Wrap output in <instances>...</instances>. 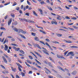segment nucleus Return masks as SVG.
I'll use <instances>...</instances> for the list:
<instances>
[{"label": "nucleus", "mask_w": 78, "mask_h": 78, "mask_svg": "<svg viewBox=\"0 0 78 78\" xmlns=\"http://www.w3.org/2000/svg\"><path fill=\"white\" fill-rule=\"evenodd\" d=\"M34 47H37L38 48H39L40 49H41V47L39 46V45L37 44H34Z\"/></svg>", "instance_id": "1"}, {"label": "nucleus", "mask_w": 78, "mask_h": 78, "mask_svg": "<svg viewBox=\"0 0 78 78\" xmlns=\"http://www.w3.org/2000/svg\"><path fill=\"white\" fill-rule=\"evenodd\" d=\"M57 57L58 58H59L60 59H65V58L64 57L59 55H57Z\"/></svg>", "instance_id": "2"}, {"label": "nucleus", "mask_w": 78, "mask_h": 78, "mask_svg": "<svg viewBox=\"0 0 78 78\" xmlns=\"http://www.w3.org/2000/svg\"><path fill=\"white\" fill-rule=\"evenodd\" d=\"M42 51L44 53L46 54V55H49V54L48 52V51H47V49H46L45 50H43Z\"/></svg>", "instance_id": "3"}, {"label": "nucleus", "mask_w": 78, "mask_h": 78, "mask_svg": "<svg viewBox=\"0 0 78 78\" xmlns=\"http://www.w3.org/2000/svg\"><path fill=\"white\" fill-rule=\"evenodd\" d=\"M11 22H12V18H10L9 19L8 22V25H9V26L10 25V24L11 23Z\"/></svg>", "instance_id": "4"}, {"label": "nucleus", "mask_w": 78, "mask_h": 78, "mask_svg": "<svg viewBox=\"0 0 78 78\" xmlns=\"http://www.w3.org/2000/svg\"><path fill=\"white\" fill-rule=\"evenodd\" d=\"M63 42H66V43H69V44H71L72 42L70 41H66V40H64L63 41Z\"/></svg>", "instance_id": "5"}, {"label": "nucleus", "mask_w": 78, "mask_h": 78, "mask_svg": "<svg viewBox=\"0 0 78 78\" xmlns=\"http://www.w3.org/2000/svg\"><path fill=\"white\" fill-rule=\"evenodd\" d=\"M11 69L13 72H16V68H14L12 66L11 67Z\"/></svg>", "instance_id": "6"}, {"label": "nucleus", "mask_w": 78, "mask_h": 78, "mask_svg": "<svg viewBox=\"0 0 78 78\" xmlns=\"http://www.w3.org/2000/svg\"><path fill=\"white\" fill-rule=\"evenodd\" d=\"M57 67L58 69H59L60 70H62L63 72H65V70H64V69H63L62 68L59 66H57Z\"/></svg>", "instance_id": "7"}, {"label": "nucleus", "mask_w": 78, "mask_h": 78, "mask_svg": "<svg viewBox=\"0 0 78 78\" xmlns=\"http://www.w3.org/2000/svg\"><path fill=\"white\" fill-rule=\"evenodd\" d=\"M2 58L3 59L4 61L5 62V63H6L8 62L7 61V60H6V59L5 57L4 56H2Z\"/></svg>", "instance_id": "8"}, {"label": "nucleus", "mask_w": 78, "mask_h": 78, "mask_svg": "<svg viewBox=\"0 0 78 78\" xmlns=\"http://www.w3.org/2000/svg\"><path fill=\"white\" fill-rule=\"evenodd\" d=\"M34 39L36 41H39V39L38 38V37H34Z\"/></svg>", "instance_id": "9"}, {"label": "nucleus", "mask_w": 78, "mask_h": 78, "mask_svg": "<svg viewBox=\"0 0 78 78\" xmlns=\"http://www.w3.org/2000/svg\"><path fill=\"white\" fill-rule=\"evenodd\" d=\"M5 47L4 48V50L5 51H6L8 50V46L6 45V44H5Z\"/></svg>", "instance_id": "10"}, {"label": "nucleus", "mask_w": 78, "mask_h": 78, "mask_svg": "<svg viewBox=\"0 0 78 78\" xmlns=\"http://www.w3.org/2000/svg\"><path fill=\"white\" fill-rule=\"evenodd\" d=\"M34 53H36V55H38V56H39V57H40V58H42V56H41V55L38 53L36 51H35Z\"/></svg>", "instance_id": "11"}, {"label": "nucleus", "mask_w": 78, "mask_h": 78, "mask_svg": "<svg viewBox=\"0 0 78 78\" xmlns=\"http://www.w3.org/2000/svg\"><path fill=\"white\" fill-rule=\"evenodd\" d=\"M57 20H62V18L61 17V16H59L57 17Z\"/></svg>", "instance_id": "12"}, {"label": "nucleus", "mask_w": 78, "mask_h": 78, "mask_svg": "<svg viewBox=\"0 0 78 78\" xmlns=\"http://www.w3.org/2000/svg\"><path fill=\"white\" fill-rule=\"evenodd\" d=\"M16 64L17 66H18V67H20V68H22V66L20 65L19 63L17 62H16Z\"/></svg>", "instance_id": "13"}, {"label": "nucleus", "mask_w": 78, "mask_h": 78, "mask_svg": "<svg viewBox=\"0 0 78 78\" xmlns=\"http://www.w3.org/2000/svg\"><path fill=\"white\" fill-rule=\"evenodd\" d=\"M30 67H31V69H32V70H37V69L33 67V66H31Z\"/></svg>", "instance_id": "14"}, {"label": "nucleus", "mask_w": 78, "mask_h": 78, "mask_svg": "<svg viewBox=\"0 0 78 78\" xmlns=\"http://www.w3.org/2000/svg\"><path fill=\"white\" fill-rule=\"evenodd\" d=\"M22 30L21 29H19L18 30L17 32L19 33H20V32L22 33Z\"/></svg>", "instance_id": "15"}, {"label": "nucleus", "mask_w": 78, "mask_h": 78, "mask_svg": "<svg viewBox=\"0 0 78 78\" xmlns=\"http://www.w3.org/2000/svg\"><path fill=\"white\" fill-rule=\"evenodd\" d=\"M51 42L52 43H54V44H59V42L56 41H51Z\"/></svg>", "instance_id": "16"}, {"label": "nucleus", "mask_w": 78, "mask_h": 78, "mask_svg": "<svg viewBox=\"0 0 78 78\" xmlns=\"http://www.w3.org/2000/svg\"><path fill=\"white\" fill-rule=\"evenodd\" d=\"M48 65L50 66V67H53V66H52V64H51L50 62L48 63Z\"/></svg>", "instance_id": "17"}, {"label": "nucleus", "mask_w": 78, "mask_h": 78, "mask_svg": "<svg viewBox=\"0 0 78 78\" xmlns=\"http://www.w3.org/2000/svg\"><path fill=\"white\" fill-rule=\"evenodd\" d=\"M12 25H17V22L15 21L14 23H12Z\"/></svg>", "instance_id": "18"}, {"label": "nucleus", "mask_w": 78, "mask_h": 78, "mask_svg": "<svg viewBox=\"0 0 78 78\" xmlns=\"http://www.w3.org/2000/svg\"><path fill=\"white\" fill-rule=\"evenodd\" d=\"M69 54L70 55H71V56H74L75 55L73 52L72 51L69 52Z\"/></svg>", "instance_id": "19"}, {"label": "nucleus", "mask_w": 78, "mask_h": 78, "mask_svg": "<svg viewBox=\"0 0 78 78\" xmlns=\"http://www.w3.org/2000/svg\"><path fill=\"white\" fill-rule=\"evenodd\" d=\"M20 36H21V37L23 38L24 39H26V37H25L23 36V35L20 34Z\"/></svg>", "instance_id": "20"}, {"label": "nucleus", "mask_w": 78, "mask_h": 78, "mask_svg": "<svg viewBox=\"0 0 78 78\" xmlns=\"http://www.w3.org/2000/svg\"><path fill=\"white\" fill-rule=\"evenodd\" d=\"M33 13L35 16H36L37 17L38 16L37 15V13H36V12H35L34 11H33Z\"/></svg>", "instance_id": "21"}, {"label": "nucleus", "mask_w": 78, "mask_h": 78, "mask_svg": "<svg viewBox=\"0 0 78 78\" xmlns=\"http://www.w3.org/2000/svg\"><path fill=\"white\" fill-rule=\"evenodd\" d=\"M77 72L76 71H74L73 73H72V74L73 75H76V73Z\"/></svg>", "instance_id": "22"}, {"label": "nucleus", "mask_w": 78, "mask_h": 78, "mask_svg": "<svg viewBox=\"0 0 78 78\" xmlns=\"http://www.w3.org/2000/svg\"><path fill=\"white\" fill-rule=\"evenodd\" d=\"M22 22H27V20L23 18L22 19Z\"/></svg>", "instance_id": "23"}, {"label": "nucleus", "mask_w": 78, "mask_h": 78, "mask_svg": "<svg viewBox=\"0 0 78 78\" xmlns=\"http://www.w3.org/2000/svg\"><path fill=\"white\" fill-rule=\"evenodd\" d=\"M13 30H14L15 31H16V32H17V31H18V30L16 27H14V28H13Z\"/></svg>", "instance_id": "24"}, {"label": "nucleus", "mask_w": 78, "mask_h": 78, "mask_svg": "<svg viewBox=\"0 0 78 78\" xmlns=\"http://www.w3.org/2000/svg\"><path fill=\"white\" fill-rule=\"evenodd\" d=\"M5 40V38H3L2 39V38H0V41L1 42H3V41H4V40Z\"/></svg>", "instance_id": "25"}, {"label": "nucleus", "mask_w": 78, "mask_h": 78, "mask_svg": "<svg viewBox=\"0 0 78 78\" xmlns=\"http://www.w3.org/2000/svg\"><path fill=\"white\" fill-rule=\"evenodd\" d=\"M57 35L58 37H61V36H62V34H57Z\"/></svg>", "instance_id": "26"}, {"label": "nucleus", "mask_w": 78, "mask_h": 78, "mask_svg": "<svg viewBox=\"0 0 78 78\" xmlns=\"http://www.w3.org/2000/svg\"><path fill=\"white\" fill-rule=\"evenodd\" d=\"M24 62L25 64H26L27 66H28V67H31V66H30V65H29L28 64H27V62Z\"/></svg>", "instance_id": "27"}, {"label": "nucleus", "mask_w": 78, "mask_h": 78, "mask_svg": "<svg viewBox=\"0 0 78 78\" xmlns=\"http://www.w3.org/2000/svg\"><path fill=\"white\" fill-rule=\"evenodd\" d=\"M35 60L37 62V63H38L39 64H40V65H41V62H39V61H37V59H35Z\"/></svg>", "instance_id": "28"}, {"label": "nucleus", "mask_w": 78, "mask_h": 78, "mask_svg": "<svg viewBox=\"0 0 78 78\" xmlns=\"http://www.w3.org/2000/svg\"><path fill=\"white\" fill-rule=\"evenodd\" d=\"M35 60L37 62V63H38L39 64H40V65H41V62H39V61H37V59H35Z\"/></svg>", "instance_id": "29"}, {"label": "nucleus", "mask_w": 78, "mask_h": 78, "mask_svg": "<svg viewBox=\"0 0 78 78\" xmlns=\"http://www.w3.org/2000/svg\"><path fill=\"white\" fill-rule=\"evenodd\" d=\"M20 53H22V54H25V52H24V51H23V50H20Z\"/></svg>", "instance_id": "30"}, {"label": "nucleus", "mask_w": 78, "mask_h": 78, "mask_svg": "<svg viewBox=\"0 0 78 78\" xmlns=\"http://www.w3.org/2000/svg\"><path fill=\"white\" fill-rule=\"evenodd\" d=\"M48 8L49 9V10H50L51 11H53V9L50 7L48 6Z\"/></svg>", "instance_id": "31"}, {"label": "nucleus", "mask_w": 78, "mask_h": 78, "mask_svg": "<svg viewBox=\"0 0 78 78\" xmlns=\"http://www.w3.org/2000/svg\"><path fill=\"white\" fill-rule=\"evenodd\" d=\"M45 44L46 45H47V46H48L49 47V48H51V47H50V46L49 45V44H48V43H46Z\"/></svg>", "instance_id": "32"}, {"label": "nucleus", "mask_w": 78, "mask_h": 78, "mask_svg": "<svg viewBox=\"0 0 78 78\" xmlns=\"http://www.w3.org/2000/svg\"><path fill=\"white\" fill-rule=\"evenodd\" d=\"M26 61L28 63H29V64H31V62H30V60H26Z\"/></svg>", "instance_id": "33"}, {"label": "nucleus", "mask_w": 78, "mask_h": 78, "mask_svg": "<svg viewBox=\"0 0 78 78\" xmlns=\"http://www.w3.org/2000/svg\"><path fill=\"white\" fill-rule=\"evenodd\" d=\"M39 42H40L41 44H43V45H45V44L44 43V42L43 41H40Z\"/></svg>", "instance_id": "34"}, {"label": "nucleus", "mask_w": 78, "mask_h": 78, "mask_svg": "<svg viewBox=\"0 0 78 78\" xmlns=\"http://www.w3.org/2000/svg\"><path fill=\"white\" fill-rule=\"evenodd\" d=\"M27 44L28 45H29V46H30V48H31L32 47V45H31V44L30 43H28Z\"/></svg>", "instance_id": "35"}, {"label": "nucleus", "mask_w": 78, "mask_h": 78, "mask_svg": "<svg viewBox=\"0 0 78 78\" xmlns=\"http://www.w3.org/2000/svg\"><path fill=\"white\" fill-rule=\"evenodd\" d=\"M44 69H45L46 70H47V71H48V72H50V73H50V70H48V69L46 67H44Z\"/></svg>", "instance_id": "36"}, {"label": "nucleus", "mask_w": 78, "mask_h": 78, "mask_svg": "<svg viewBox=\"0 0 78 78\" xmlns=\"http://www.w3.org/2000/svg\"><path fill=\"white\" fill-rule=\"evenodd\" d=\"M73 28H74L76 30H78V27L75 26H73Z\"/></svg>", "instance_id": "37"}, {"label": "nucleus", "mask_w": 78, "mask_h": 78, "mask_svg": "<svg viewBox=\"0 0 78 78\" xmlns=\"http://www.w3.org/2000/svg\"><path fill=\"white\" fill-rule=\"evenodd\" d=\"M69 29L70 30H72V31H75V30L73 28H70V27H68Z\"/></svg>", "instance_id": "38"}, {"label": "nucleus", "mask_w": 78, "mask_h": 78, "mask_svg": "<svg viewBox=\"0 0 78 78\" xmlns=\"http://www.w3.org/2000/svg\"><path fill=\"white\" fill-rule=\"evenodd\" d=\"M22 31L21 32V33H23V34H26V33H27V31H24L23 30H22Z\"/></svg>", "instance_id": "39"}, {"label": "nucleus", "mask_w": 78, "mask_h": 78, "mask_svg": "<svg viewBox=\"0 0 78 78\" xmlns=\"http://www.w3.org/2000/svg\"><path fill=\"white\" fill-rule=\"evenodd\" d=\"M21 74L22 76H25V74L23 72H21Z\"/></svg>", "instance_id": "40"}, {"label": "nucleus", "mask_w": 78, "mask_h": 78, "mask_svg": "<svg viewBox=\"0 0 78 78\" xmlns=\"http://www.w3.org/2000/svg\"><path fill=\"white\" fill-rule=\"evenodd\" d=\"M19 50H20V48H16L15 49V51H19Z\"/></svg>", "instance_id": "41"}, {"label": "nucleus", "mask_w": 78, "mask_h": 78, "mask_svg": "<svg viewBox=\"0 0 78 78\" xmlns=\"http://www.w3.org/2000/svg\"><path fill=\"white\" fill-rule=\"evenodd\" d=\"M0 29L3 30H6V29L3 27H1Z\"/></svg>", "instance_id": "42"}, {"label": "nucleus", "mask_w": 78, "mask_h": 78, "mask_svg": "<svg viewBox=\"0 0 78 78\" xmlns=\"http://www.w3.org/2000/svg\"><path fill=\"white\" fill-rule=\"evenodd\" d=\"M31 34L32 36H36V34L34 33H31Z\"/></svg>", "instance_id": "43"}, {"label": "nucleus", "mask_w": 78, "mask_h": 78, "mask_svg": "<svg viewBox=\"0 0 78 78\" xmlns=\"http://www.w3.org/2000/svg\"><path fill=\"white\" fill-rule=\"evenodd\" d=\"M71 48H78V47L77 46H71Z\"/></svg>", "instance_id": "44"}, {"label": "nucleus", "mask_w": 78, "mask_h": 78, "mask_svg": "<svg viewBox=\"0 0 78 78\" xmlns=\"http://www.w3.org/2000/svg\"><path fill=\"white\" fill-rule=\"evenodd\" d=\"M28 57L30 59H33V57L29 55Z\"/></svg>", "instance_id": "45"}, {"label": "nucleus", "mask_w": 78, "mask_h": 78, "mask_svg": "<svg viewBox=\"0 0 78 78\" xmlns=\"http://www.w3.org/2000/svg\"><path fill=\"white\" fill-rule=\"evenodd\" d=\"M18 69L20 72H22V69H21L20 67L19 66L18 67Z\"/></svg>", "instance_id": "46"}, {"label": "nucleus", "mask_w": 78, "mask_h": 78, "mask_svg": "<svg viewBox=\"0 0 78 78\" xmlns=\"http://www.w3.org/2000/svg\"><path fill=\"white\" fill-rule=\"evenodd\" d=\"M27 4L28 5H31V3H30V2H29V1H28V0H27Z\"/></svg>", "instance_id": "47"}, {"label": "nucleus", "mask_w": 78, "mask_h": 78, "mask_svg": "<svg viewBox=\"0 0 78 78\" xmlns=\"http://www.w3.org/2000/svg\"><path fill=\"white\" fill-rule=\"evenodd\" d=\"M29 74H32L33 73V72L31 71H30L28 73Z\"/></svg>", "instance_id": "48"}, {"label": "nucleus", "mask_w": 78, "mask_h": 78, "mask_svg": "<svg viewBox=\"0 0 78 78\" xmlns=\"http://www.w3.org/2000/svg\"><path fill=\"white\" fill-rule=\"evenodd\" d=\"M41 5H44V3H45V2L44 1H41Z\"/></svg>", "instance_id": "49"}, {"label": "nucleus", "mask_w": 78, "mask_h": 78, "mask_svg": "<svg viewBox=\"0 0 78 78\" xmlns=\"http://www.w3.org/2000/svg\"><path fill=\"white\" fill-rule=\"evenodd\" d=\"M65 19H70V18L67 16H65Z\"/></svg>", "instance_id": "50"}, {"label": "nucleus", "mask_w": 78, "mask_h": 78, "mask_svg": "<svg viewBox=\"0 0 78 78\" xmlns=\"http://www.w3.org/2000/svg\"><path fill=\"white\" fill-rule=\"evenodd\" d=\"M7 39V38H5V41H4V42H3V44H5V43H6V40Z\"/></svg>", "instance_id": "51"}, {"label": "nucleus", "mask_w": 78, "mask_h": 78, "mask_svg": "<svg viewBox=\"0 0 78 78\" xmlns=\"http://www.w3.org/2000/svg\"><path fill=\"white\" fill-rule=\"evenodd\" d=\"M10 3V2H8V3H6L4 4V5L5 6H6V5H9V4Z\"/></svg>", "instance_id": "52"}, {"label": "nucleus", "mask_w": 78, "mask_h": 78, "mask_svg": "<svg viewBox=\"0 0 78 78\" xmlns=\"http://www.w3.org/2000/svg\"><path fill=\"white\" fill-rule=\"evenodd\" d=\"M27 22H29L30 23H31V20H30L29 19H27Z\"/></svg>", "instance_id": "53"}, {"label": "nucleus", "mask_w": 78, "mask_h": 78, "mask_svg": "<svg viewBox=\"0 0 78 78\" xmlns=\"http://www.w3.org/2000/svg\"><path fill=\"white\" fill-rule=\"evenodd\" d=\"M18 62H20V63H21V64L22 63V62L21 61H20V60H18Z\"/></svg>", "instance_id": "54"}, {"label": "nucleus", "mask_w": 78, "mask_h": 78, "mask_svg": "<svg viewBox=\"0 0 78 78\" xmlns=\"http://www.w3.org/2000/svg\"><path fill=\"white\" fill-rule=\"evenodd\" d=\"M62 28H64V29H66V30H68V28L65 27H62Z\"/></svg>", "instance_id": "55"}, {"label": "nucleus", "mask_w": 78, "mask_h": 78, "mask_svg": "<svg viewBox=\"0 0 78 78\" xmlns=\"http://www.w3.org/2000/svg\"><path fill=\"white\" fill-rule=\"evenodd\" d=\"M68 51H67L65 52L64 53V55H65V56H66V55L67 54V53H68Z\"/></svg>", "instance_id": "56"}, {"label": "nucleus", "mask_w": 78, "mask_h": 78, "mask_svg": "<svg viewBox=\"0 0 78 78\" xmlns=\"http://www.w3.org/2000/svg\"><path fill=\"white\" fill-rule=\"evenodd\" d=\"M76 19H77L76 18H75V17L71 18V19H73V20H76Z\"/></svg>", "instance_id": "57"}, {"label": "nucleus", "mask_w": 78, "mask_h": 78, "mask_svg": "<svg viewBox=\"0 0 78 78\" xmlns=\"http://www.w3.org/2000/svg\"><path fill=\"white\" fill-rule=\"evenodd\" d=\"M68 25H73V23H68Z\"/></svg>", "instance_id": "58"}, {"label": "nucleus", "mask_w": 78, "mask_h": 78, "mask_svg": "<svg viewBox=\"0 0 78 78\" xmlns=\"http://www.w3.org/2000/svg\"><path fill=\"white\" fill-rule=\"evenodd\" d=\"M7 37H8V38H9V39H11L12 38V37L10 36H7Z\"/></svg>", "instance_id": "59"}, {"label": "nucleus", "mask_w": 78, "mask_h": 78, "mask_svg": "<svg viewBox=\"0 0 78 78\" xmlns=\"http://www.w3.org/2000/svg\"><path fill=\"white\" fill-rule=\"evenodd\" d=\"M16 78H20V77L18 75H16Z\"/></svg>", "instance_id": "60"}, {"label": "nucleus", "mask_w": 78, "mask_h": 78, "mask_svg": "<svg viewBox=\"0 0 78 78\" xmlns=\"http://www.w3.org/2000/svg\"><path fill=\"white\" fill-rule=\"evenodd\" d=\"M65 8L67 9H70V8L69 7H67V6H65Z\"/></svg>", "instance_id": "61"}, {"label": "nucleus", "mask_w": 78, "mask_h": 78, "mask_svg": "<svg viewBox=\"0 0 78 78\" xmlns=\"http://www.w3.org/2000/svg\"><path fill=\"white\" fill-rule=\"evenodd\" d=\"M48 77L49 78H53V76H48Z\"/></svg>", "instance_id": "62"}, {"label": "nucleus", "mask_w": 78, "mask_h": 78, "mask_svg": "<svg viewBox=\"0 0 78 78\" xmlns=\"http://www.w3.org/2000/svg\"><path fill=\"white\" fill-rule=\"evenodd\" d=\"M8 15H7L6 16H5V19H6L8 18Z\"/></svg>", "instance_id": "63"}, {"label": "nucleus", "mask_w": 78, "mask_h": 78, "mask_svg": "<svg viewBox=\"0 0 78 78\" xmlns=\"http://www.w3.org/2000/svg\"><path fill=\"white\" fill-rule=\"evenodd\" d=\"M73 8L74 9H78V8L76 7H74Z\"/></svg>", "instance_id": "64"}]
</instances>
